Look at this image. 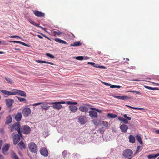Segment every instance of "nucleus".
I'll list each match as a JSON object with an SVG mask.
<instances>
[{"label": "nucleus", "mask_w": 159, "mask_h": 159, "mask_svg": "<svg viewBox=\"0 0 159 159\" xmlns=\"http://www.w3.org/2000/svg\"><path fill=\"white\" fill-rule=\"evenodd\" d=\"M14 130H17L18 134H20V126L19 123H14L12 125L11 129V131L12 132Z\"/></svg>", "instance_id": "39448f33"}, {"label": "nucleus", "mask_w": 159, "mask_h": 159, "mask_svg": "<svg viewBox=\"0 0 159 159\" xmlns=\"http://www.w3.org/2000/svg\"><path fill=\"white\" fill-rule=\"evenodd\" d=\"M79 122L81 125L85 124L87 121V119L84 116H81L78 118Z\"/></svg>", "instance_id": "1a4fd4ad"}, {"label": "nucleus", "mask_w": 159, "mask_h": 159, "mask_svg": "<svg viewBox=\"0 0 159 159\" xmlns=\"http://www.w3.org/2000/svg\"><path fill=\"white\" fill-rule=\"evenodd\" d=\"M30 22L32 24V25H34L36 27H38L40 28H42V27L40 26H39L35 22L32 21L31 20H29Z\"/></svg>", "instance_id": "e433bc0d"}, {"label": "nucleus", "mask_w": 159, "mask_h": 159, "mask_svg": "<svg viewBox=\"0 0 159 159\" xmlns=\"http://www.w3.org/2000/svg\"><path fill=\"white\" fill-rule=\"evenodd\" d=\"M118 119L120 121L123 122L125 124H127L128 123V121L126 119L123 118L122 117H118Z\"/></svg>", "instance_id": "cd10ccee"}, {"label": "nucleus", "mask_w": 159, "mask_h": 159, "mask_svg": "<svg viewBox=\"0 0 159 159\" xmlns=\"http://www.w3.org/2000/svg\"><path fill=\"white\" fill-rule=\"evenodd\" d=\"M40 154L44 157H47L48 155V152L46 148H43L40 149Z\"/></svg>", "instance_id": "f8f14e48"}, {"label": "nucleus", "mask_w": 159, "mask_h": 159, "mask_svg": "<svg viewBox=\"0 0 159 159\" xmlns=\"http://www.w3.org/2000/svg\"><path fill=\"white\" fill-rule=\"evenodd\" d=\"M17 98L18 100L20 102H23L25 103H26L27 102L25 98L18 97H17Z\"/></svg>", "instance_id": "f704fd0d"}, {"label": "nucleus", "mask_w": 159, "mask_h": 159, "mask_svg": "<svg viewBox=\"0 0 159 159\" xmlns=\"http://www.w3.org/2000/svg\"><path fill=\"white\" fill-rule=\"evenodd\" d=\"M103 125L106 127H107L108 125V123L106 121H104L102 122Z\"/></svg>", "instance_id": "a18cd8bd"}, {"label": "nucleus", "mask_w": 159, "mask_h": 159, "mask_svg": "<svg viewBox=\"0 0 159 159\" xmlns=\"http://www.w3.org/2000/svg\"><path fill=\"white\" fill-rule=\"evenodd\" d=\"M144 87L147 89H148L149 90H158V89L157 88H152L147 86L145 85L144 86Z\"/></svg>", "instance_id": "c85d7f7f"}, {"label": "nucleus", "mask_w": 159, "mask_h": 159, "mask_svg": "<svg viewBox=\"0 0 159 159\" xmlns=\"http://www.w3.org/2000/svg\"><path fill=\"white\" fill-rule=\"evenodd\" d=\"M127 92H131L132 93L135 94H139L141 95V93L137 91L131 90V91H127Z\"/></svg>", "instance_id": "c9c22d12"}, {"label": "nucleus", "mask_w": 159, "mask_h": 159, "mask_svg": "<svg viewBox=\"0 0 159 159\" xmlns=\"http://www.w3.org/2000/svg\"><path fill=\"white\" fill-rule=\"evenodd\" d=\"M79 110L81 112L86 113L88 111V108L85 106H80L79 108Z\"/></svg>", "instance_id": "f3484780"}, {"label": "nucleus", "mask_w": 159, "mask_h": 159, "mask_svg": "<svg viewBox=\"0 0 159 159\" xmlns=\"http://www.w3.org/2000/svg\"><path fill=\"white\" fill-rule=\"evenodd\" d=\"M33 12L35 16L38 17H43L45 15L44 13L38 11H34Z\"/></svg>", "instance_id": "2eb2a0df"}, {"label": "nucleus", "mask_w": 159, "mask_h": 159, "mask_svg": "<svg viewBox=\"0 0 159 159\" xmlns=\"http://www.w3.org/2000/svg\"><path fill=\"white\" fill-rule=\"evenodd\" d=\"M41 108L42 109H44L46 110L48 109L49 106L47 105V103L46 102H42L41 104Z\"/></svg>", "instance_id": "aec40b11"}, {"label": "nucleus", "mask_w": 159, "mask_h": 159, "mask_svg": "<svg viewBox=\"0 0 159 159\" xmlns=\"http://www.w3.org/2000/svg\"><path fill=\"white\" fill-rule=\"evenodd\" d=\"M129 142L130 143H135V138L132 135H130L129 136Z\"/></svg>", "instance_id": "4be33fe9"}, {"label": "nucleus", "mask_w": 159, "mask_h": 159, "mask_svg": "<svg viewBox=\"0 0 159 159\" xmlns=\"http://www.w3.org/2000/svg\"><path fill=\"white\" fill-rule=\"evenodd\" d=\"M16 95H18L22 97H25L26 96V93L24 91L16 89Z\"/></svg>", "instance_id": "9b49d317"}, {"label": "nucleus", "mask_w": 159, "mask_h": 159, "mask_svg": "<svg viewBox=\"0 0 159 159\" xmlns=\"http://www.w3.org/2000/svg\"><path fill=\"white\" fill-rule=\"evenodd\" d=\"M157 157L156 154H151L148 156V158L149 159L155 158Z\"/></svg>", "instance_id": "473e14b6"}, {"label": "nucleus", "mask_w": 159, "mask_h": 159, "mask_svg": "<svg viewBox=\"0 0 159 159\" xmlns=\"http://www.w3.org/2000/svg\"><path fill=\"white\" fill-rule=\"evenodd\" d=\"M107 116L108 118H115L117 116V115L112 113H108Z\"/></svg>", "instance_id": "c756f323"}, {"label": "nucleus", "mask_w": 159, "mask_h": 159, "mask_svg": "<svg viewBox=\"0 0 159 159\" xmlns=\"http://www.w3.org/2000/svg\"><path fill=\"white\" fill-rule=\"evenodd\" d=\"M90 109L92 110L89 112V116L92 118H96L98 116L97 112L99 113H101L102 111L98 109L91 107Z\"/></svg>", "instance_id": "f257e3e1"}, {"label": "nucleus", "mask_w": 159, "mask_h": 159, "mask_svg": "<svg viewBox=\"0 0 159 159\" xmlns=\"http://www.w3.org/2000/svg\"><path fill=\"white\" fill-rule=\"evenodd\" d=\"M66 102V103L68 105H77V102H73L71 101H68Z\"/></svg>", "instance_id": "7c9ffc66"}, {"label": "nucleus", "mask_w": 159, "mask_h": 159, "mask_svg": "<svg viewBox=\"0 0 159 159\" xmlns=\"http://www.w3.org/2000/svg\"><path fill=\"white\" fill-rule=\"evenodd\" d=\"M120 128L121 130V131L125 133L127 132V130L128 128V126L125 124L121 125L120 126Z\"/></svg>", "instance_id": "dca6fc26"}, {"label": "nucleus", "mask_w": 159, "mask_h": 159, "mask_svg": "<svg viewBox=\"0 0 159 159\" xmlns=\"http://www.w3.org/2000/svg\"><path fill=\"white\" fill-rule=\"evenodd\" d=\"M73 157L75 158H77L80 157V155L79 154L77 153H76L73 154Z\"/></svg>", "instance_id": "a19ab883"}, {"label": "nucleus", "mask_w": 159, "mask_h": 159, "mask_svg": "<svg viewBox=\"0 0 159 159\" xmlns=\"http://www.w3.org/2000/svg\"><path fill=\"white\" fill-rule=\"evenodd\" d=\"M154 132L157 134H159V129H157L155 130Z\"/></svg>", "instance_id": "4d7b16f0"}, {"label": "nucleus", "mask_w": 159, "mask_h": 159, "mask_svg": "<svg viewBox=\"0 0 159 159\" xmlns=\"http://www.w3.org/2000/svg\"><path fill=\"white\" fill-rule=\"evenodd\" d=\"M36 62H38L39 63H46L50 64L52 65H54V63L51 62H49L48 61H43L39 60H36Z\"/></svg>", "instance_id": "393cba45"}, {"label": "nucleus", "mask_w": 159, "mask_h": 159, "mask_svg": "<svg viewBox=\"0 0 159 159\" xmlns=\"http://www.w3.org/2000/svg\"><path fill=\"white\" fill-rule=\"evenodd\" d=\"M122 96H114V97L115 98H116L117 99H122Z\"/></svg>", "instance_id": "09e8293b"}, {"label": "nucleus", "mask_w": 159, "mask_h": 159, "mask_svg": "<svg viewBox=\"0 0 159 159\" xmlns=\"http://www.w3.org/2000/svg\"><path fill=\"white\" fill-rule=\"evenodd\" d=\"M66 103V102L64 101H60L56 102H50L48 104L52 105V107L54 109L58 110H60L62 107V106L61 104H64Z\"/></svg>", "instance_id": "f03ea898"}, {"label": "nucleus", "mask_w": 159, "mask_h": 159, "mask_svg": "<svg viewBox=\"0 0 159 159\" xmlns=\"http://www.w3.org/2000/svg\"><path fill=\"white\" fill-rule=\"evenodd\" d=\"M126 106L128 107H129L131 108H132V109H135V107H131L130 106H129V105H126Z\"/></svg>", "instance_id": "13d9d810"}, {"label": "nucleus", "mask_w": 159, "mask_h": 159, "mask_svg": "<svg viewBox=\"0 0 159 159\" xmlns=\"http://www.w3.org/2000/svg\"><path fill=\"white\" fill-rule=\"evenodd\" d=\"M54 40L57 42L60 43H63L64 44H67V43L66 41H63L62 40H61L59 38H56Z\"/></svg>", "instance_id": "b1692460"}, {"label": "nucleus", "mask_w": 159, "mask_h": 159, "mask_svg": "<svg viewBox=\"0 0 159 159\" xmlns=\"http://www.w3.org/2000/svg\"><path fill=\"white\" fill-rule=\"evenodd\" d=\"M68 152L66 150H64L62 153V155L64 158H65L67 156V154Z\"/></svg>", "instance_id": "72a5a7b5"}, {"label": "nucleus", "mask_w": 159, "mask_h": 159, "mask_svg": "<svg viewBox=\"0 0 159 159\" xmlns=\"http://www.w3.org/2000/svg\"><path fill=\"white\" fill-rule=\"evenodd\" d=\"M22 115L21 113H18L16 115L15 119L17 121H20L22 118Z\"/></svg>", "instance_id": "412c9836"}, {"label": "nucleus", "mask_w": 159, "mask_h": 159, "mask_svg": "<svg viewBox=\"0 0 159 159\" xmlns=\"http://www.w3.org/2000/svg\"><path fill=\"white\" fill-rule=\"evenodd\" d=\"M136 139L141 144H143V142L142 140L141 137L138 135H137L136 136Z\"/></svg>", "instance_id": "2f4dec72"}, {"label": "nucleus", "mask_w": 159, "mask_h": 159, "mask_svg": "<svg viewBox=\"0 0 159 159\" xmlns=\"http://www.w3.org/2000/svg\"><path fill=\"white\" fill-rule=\"evenodd\" d=\"M156 154L157 157L158 156H159V152L158 153Z\"/></svg>", "instance_id": "774afa93"}, {"label": "nucleus", "mask_w": 159, "mask_h": 159, "mask_svg": "<svg viewBox=\"0 0 159 159\" xmlns=\"http://www.w3.org/2000/svg\"><path fill=\"white\" fill-rule=\"evenodd\" d=\"M31 113V110L30 108L27 107L24 109L22 111V113L25 117L28 116Z\"/></svg>", "instance_id": "9d476101"}, {"label": "nucleus", "mask_w": 159, "mask_h": 159, "mask_svg": "<svg viewBox=\"0 0 159 159\" xmlns=\"http://www.w3.org/2000/svg\"><path fill=\"white\" fill-rule=\"evenodd\" d=\"M126 118L128 120H130L131 119V118L130 117L127 116Z\"/></svg>", "instance_id": "680f3d73"}, {"label": "nucleus", "mask_w": 159, "mask_h": 159, "mask_svg": "<svg viewBox=\"0 0 159 159\" xmlns=\"http://www.w3.org/2000/svg\"><path fill=\"white\" fill-rule=\"evenodd\" d=\"M0 159H4V157L2 155H0Z\"/></svg>", "instance_id": "052dcab7"}, {"label": "nucleus", "mask_w": 159, "mask_h": 159, "mask_svg": "<svg viewBox=\"0 0 159 159\" xmlns=\"http://www.w3.org/2000/svg\"><path fill=\"white\" fill-rule=\"evenodd\" d=\"M88 63L89 64H91V65H95V63H93V62H89Z\"/></svg>", "instance_id": "bf43d9fd"}, {"label": "nucleus", "mask_w": 159, "mask_h": 159, "mask_svg": "<svg viewBox=\"0 0 159 159\" xmlns=\"http://www.w3.org/2000/svg\"><path fill=\"white\" fill-rule=\"evenodd\" d=\"M88 58L87 57H84V59L85 60H87Z\"/></svg>", "instance_id": "338daca9"}, {"label": "nucleus", "mask_w": 159, "mask_h": 159, "mask_svg": "<svg viewBox=\"0 0 159 159\" xmlns=\"http://www.w3.org/2000/svg\"><path fill=\"white\" fill-rule=\"evenodd\" d=\"M42 104V102L37 103L33 104L32 105L33 106H35L36 105H40V104Z\"/></svg>", "instance_id": "603ef678"}, {"label": "nucleus", "mask_w": 159, "mask_h": 159, "mask_svg": "<svg viewBox=\"0 0 159 159\" xmlns=\"http://www.w3.org/2000/svg\"><path fill=\"white\" fill-rule=\"evenodd\" d=\"M82 45V43H80L79 41H77L76 42H75L73 44H71L70 45V46H81Z\"/></svg>", "instance_id": "bb28decb"}, {"label": "nucleus", "mask_w": 159, "mask_h": 159, "mask_svg": "<svg viewBox=\"0 0 159 159\" xmlns=\"http://www.w3.org/2000/svg\"><path fill=\"white\" fill-rule=\"evenodd\" d=\"M12 136H13V144L16 145L20 141V138L22 137V135L20 133V134H14L13 133L12 134Z\"/></svg>", "instance_id": "7ed1b4c3"}, {"label": "nucleus", "mask_w": 159, "mask_h": 159, "mask_svg": "<svg viewBox=\"0 0 159 159\" xmlns=\"http://www.w3.org/2000/svg\"><path fill=\"white\" fill-rule=\"evenodd\" d=\"M9 148V145L8 144H6L2 148V152L3 154L5 155H7L8 153L7 152Z\"/></svg>", "instance_id": "ddd939ff"}, {"label": "nucleus", "mask_w": 159, "mask_h": 159, "mask_svg": "<svg viewBox=\"0 0 159 159\" xmlns=\"http://www.w3.org/2000/svg\"><path fill=\"white\" fill-rule=\"evenodd\" d=\"M18 145L19 146L21 149H25V146L24 143L22 141H21L19 143H18Z\"/></svg>", "instance_id": "a878e982"}, {"label": "nucleus", "mask_w": 159, "mask_h": 159, "mask_svg": "<svg viewBox=\"0 0 159 159\" xmlns=\"http://www.w3.org/2000/svg\"><path fill=\"white\" fill-rule=\"evenodd\" d=\"M153 84H155L156 85L159 86V84L153 82Z\"/></svg>", "instance_id": "69168bd1"}, {"label": "nucleus", "mask_w": 159, "mask_h": 159, "mask_svg": "<svg viewBox=\"0 0 159 159\" xmlns=\"http://www.w3.org/2000/svg\"><path fill=\"white\" fill-rule=\"evenodd\" d=\"M11 122L12 117L11 115H9L7 117L5 123L6 124H9Z\"/></svg>", "instance_id": "5701e85b"}, {"label": "nucleus", "mask_w": 159, "mask_h": 159, "mask_svg": "<svg viewBox=\"0 0 159 159\" xmlns=\"http://www.w3.org/2000/svg\"><path fill=\"white\" fill-rule=\"evenodd\" d=\"M121 100H127L130 99V97L129 96H122Z\"/></svg>", "instance_id": "ea45409f"}, {"label": "nucleus", "mask_w": 159, "mask_h": 159, "mask_svg": "<svg viewBox=\"0 0 159 159\" xmlns=\"http://www.w3.org/2000/svg\"><path fill=\"white\" fill-rule=\"evenodd\" d=\"M123 116L125 118H126L127 117V115L126 114L123 115Z\"/></svg>", "instance_id": "0e129e2a"}, {"label": "nucleus", "mask_w": 159, "mask_h": 159, "mask_svg": "<svg viewBox=\"0 0 159 159\" xmlns=\"http://www.w3.org/2000/svg\"><path fill=\"white\" fill-rule=\"evenodd\" d=\"M31 131L30 128L28 125H24L21 128L22 133L25 134H29Z\"/></svg>", "instance_id": "6e6552de"}, {"label": "nucleus", "mask_w": 159, "mask_h": 159, "mask_svg": "<svg viewBox=\"0 0 159 159\" xmlns=\"http://www.w3.org/2000/svg\"><path fill=\"white\" fill-rule=\"evenodd\" d=\"M94 67L101 69H105L106 68L105 66H94Z\"/></svg>", "instance_id": "de8ad7c7"}, {"label": "nucleus", "mask_w": 159, "mask_h": 159, "mask_svg": "<svg viewBox=\"0 0 159 159\" xmlns=\"http://www.w3.org/2000/svg\"><path fill=\"white\" fill-rule=\"evenodd\" d=\"M11 157L12 159H18V158L17 155L14 152L12 153Z\"/></svg>", "instance_id": "4c0bfd02"}, {"label": "nucleus", "mask_w": 159, "mask_h": 159, "mask_svg": "<svg viewBox=\"0 0 159 159\" xmlns=\"http://www.w3.org/2000/svg\"><path fill=\"white\" fill-rule=\"evenodd\" d=\"M11 42H13L14 43H19L21 44V42L20 41H11Z\"/></svg>", "instance_id": "864d4df0"}, {"label": "nucleus", "mask_w": 159, "mask_h": 159, "mask_svg": "<svg viewBox=\"0 0 159 159\" xmlns=\"http://www.w3.org/2000/svg\"><path fill=\"white\" fill-rule=\"evenodd\" d=\"M135 110H137V109L139 110H143V111L145 110V109L144 108H140V107H135Z\"/></svg>", "instance_id": "8fccbe9b"}, {"label": "nucleus", "mask_w": 159, "mask_h": 159, "mask_svg": "<svg viewBox=\"0 0 159 159\" xmlns=\"http://www.w3.org/2000/svg\"><path fill=\"white\" fill-rule=\"evenodd\" d=\"M29 149L32 152L36 153L37 151V146L34 143H31L28 145Z\"/></svg>", "instance_id": "20e7f679"}, {"label": "nucleus", "mask_w": 159, "mask_h": 159, "mask_svg": "<svg viewBox=\"0 0 159 159\" xmlns=\"http://www.w3.org/2000/svg\"><path fill=\"white\" fill-rule=\"evenodd\" d=\"M43 134L44 137L45 138L47 137L49 134L48 133V132H43Z\"/></svg>", "instance_id": "49530a36"}, {"label": "nucleus", "mask_w": 159, "mask_h": 159, "mask_svg": "<svg viewBox=\"0 0 159 159\" xmlns=\"http://www.w3.org/2000/svg\"><path fill=\"white\" fill-rule=\"evenodd\" d=\"M74 58L78 60H82L84 59V57L83 56H78L74 57Z\"/></svg>", "instance_id": "58836bf2"}, {"label": "nucleus", "mask_w": 159, "mask_h": 159, "mask_svg": "<svg viewBox=\"0 0 159 159\" xmlns=\"http://www.w3.org/2000/svg\"><path fill=\"white\" fill-rule=\"evenodd\" d=\"M6 105L8 107H11L12 106V103L14 102V100L11 99H7L5 100Z\"/></svg>", "instance_id": "4468645a"}, {"label": "nucleus", "mask_w": 159, "mask_h": 159, "mask_svg": "<svg viewBox=\"0 0 159 159\" xmlns=\"http://www.w3.org/2000/svg\"><path fill=\"white\" fill-rule=\"evenodd\" d=\"M55 33L58 35H61L62 34V33L61 32L58 30L55 31Z\"/></svg>", "instance_id": "3c124183"}, {"label": "nucleus", "mask_w": 159, "mask_h": 159, "mask_svg": "<svg viewBox=\"0 0 159 159\" xmlns=\"http://www.w3.org/2000/svg\"><path fill=\"white\" fill-rule=\"evenodd\" d=\"M21 44L22 45H23V46H25L29 47V46H28V45L26 44L25 43H24L22 42H21Z\"/></svg>", "instance_id": "6e6d98bb"}, {"label": "nucleus", "mask_w": 159, "mask_h": 159, "mask_svg": "<svg viewBox=\"0 0 159 159\" xmlns=\"http://www.w3.org/2000/svg\"><path fill=\"white\" fill-rule=\"evenodd\" d=\"M38 37L40 39H43V37L40 35H37Z\"/></svg>", "instance_id": "e2e57ef3"}, {"label": "nucleus", "mask_w": 159, "mask_h": 159, "mask_svg": "<svg viewBox=\"0 0 159 159\" xmlns=\"http://www.w3.org/2000/svg\"><path fill=\"white\" fill-rule=\"evenodd\" d=\"M133 154V151L130 149H126L123 152L122 155L125 158H129L131 157Z\"/></svg>", "instance_id": "0eeeda50"}, {"label": "nucleus", "mask_w": 159, "mask_h": 159, "mask_svg": "<svg viewBox=\"0 0 159 159\" xmlns=\"http://www.w3.org/2000/svg\"><path fill=\"white\" fill-rule=\"evenodd\" d=\"M142 149V147L140 146H138L137 147V151L136 152V153H137V152L140 151Z\"/></svg>", "instance_id": "c03bdc74"}, {"label": "nucleus", "mask_w": 159, "mask_h": 159, "mask_svg": "<svg viewBox=\"0 0 159 159\" xmlns=\"http://www.w3.org/2000/svg\"><path fill=\"white\" fill-rule=\"evenodd\" d=\"M69 107L71 112L73 113L76 112L78 109L76 106L74 105H70L69 106Z\"/></svg>", "instance_id": "6ab92c4d"}, {"label": "nucleus", "mask_w": 159, "mask_h": 159, "mask_svg": "<svg viewBox=\"0 0 159 159\" xmlns=\"http://www.w3.org/2000/svg\"><path fill=\"white\" fill-rule=\"evenodd\" d=\"M102 83L104 84L105 85L107 86H110V87L111 88H120L121 87L119 85H111V84H109L107 83L104 82H102Z\"/></svg>", "instance_id": "a211bd4d"}, {"label": "nucleus", "mask_w": 159, "mask_h": 159, "mask_svg": "<svg viewBox=\"0 0 159 159\" xmlns=\"http://www.w3.org/2000/svg\"><path fill=\"white\" fill-rule=\"evenodd\" d=\"M46 55L48 57H50V58L53 59L55 58V57L52 55L50 54L49 53H47L46 54Z\"/></svg>", "instance_id": "37998d69"}, {"label": "nucleus", "mask_w": 159, "mask_h": 159, "mask_svg": "<svg viewBox=\"0 0 159 159\" xmlns=\"http://www.w3.org/2000/svg\"><path fill=\"white\" fill-rule=\"evenodd\" d=\"M5 79L10 84H12V82L10 79L7 77H5Z\"/></svg>", "instance_id": "79ce46f5"}, {"label": "nucleus", "mask_w": 159, "mask_h": 159, "mask_svg": "<svg viewBox=\"0 0 159 159\" xmlns=\"http://www.w3.org/2000/svg\"><path fill=\"white\" fill-rule=\"evenodd\" d=\"M11 38H20V37H19L18 36H16V35H12L10 37Z\"/></svg>", "instance_id": "5fc2aeb1"}, {"label": "nucleus", "mask_w": 159, "mask_h": 159, "mask_svg": "<svg viewBox=\"0 0 159 159\" xmlns=\"http://www.w3.org/2000/svg\"><path fill=\"white\" fill-rule=\"evenodd\" d=\"M1 92L4 95H7L6 96V97H7L9 96L12 95H16V89H13L11 91H9L4 90H1Z\"/></svg>", "instance_id": "423d86ee"}]
</instances>
